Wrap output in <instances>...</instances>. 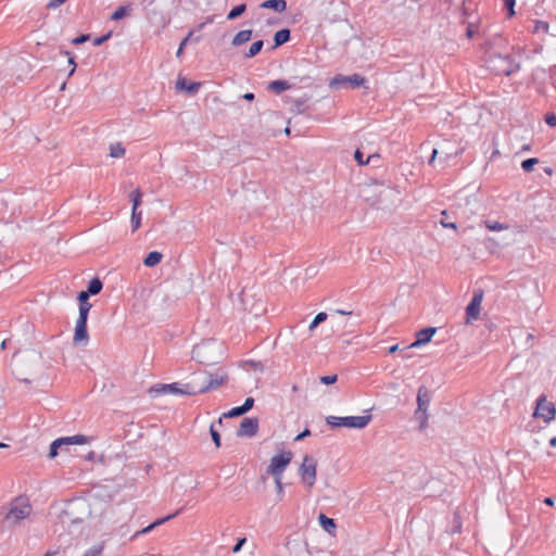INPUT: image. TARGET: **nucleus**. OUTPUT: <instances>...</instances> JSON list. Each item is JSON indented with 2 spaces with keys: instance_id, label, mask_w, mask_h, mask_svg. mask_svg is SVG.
Wrapping results in <instances>:
<instances>
[{
  "instance_id": "f257e3e1",
  "label": "nucleus",
  "mask_w": 556,
  "mask_h": 556,
  "mask_svg": "<svg viewBox=\"0 0 556 556\" xmlns=\"http://www.w3.org/2000/svg\"><path fill=\"white\" fill-rule=\"evenodd\" d=\"M220 356L222 345L212 339L197 344L192 350V358L204 365L218 363Z\"/></svg>"
},
{
  "instance_id": "f03ea898",
  "label": "nucleus",
  "mask_w": 556,
  "mask_h": 556,
  "mask_svg": "<svg viewBox=\"0 0 556 556\" xmlns=\"http://www.w3.org/2000/svg\"><path fill=\"white\" fill-rule=\"evenodd\" d=\"M152 396H159L167 393L177 394V395H195L198 394L197 384L187 382V383H157L150 388L149 390Z\"/></svg>"
},
{
  "instance_id": "7ed1b4c3",
  "label": "nucleus",
  "mask_w": 556,
  "mask_h": 556,
  "mask_svg": "<svg viewBox=\"0 0 556 556\" xmlns=\"http://www.w3.org/2000/svg\"><path fill=\"white\" fill-rule=\"evenodd\" d=\"M488 68L496 75L510 76L519 70V64L509 55L491 54L486 60Z\"/></svg>"
},
{
  "instance_id": "20e7f679",
  "label": "nucleus",
  "mask_w": 556,
  "mask_h": 556,
  "mask_svg": "<svg viewBox=\"0 0 556 556\" xmlns=\"http://www.w3.org/2000/svg\"><path fill=\"white\" fill-rule=\"evenodd\" d=\"M31 513V505L26 497H16L12 501L10 510L4 517V521L14 526L21 520L26 519Z\"/></svg>"
},
{
  "instance_id": "39448f33",
  "label": "nucleus",
  "mask_w": 556,
  "mask_h": 556,
  "mask_svg": "<svg viewBox=\"0 0 556 556\" xmlns=\"http://www.w3.org/2000/svg\"><path fill=\"white\" fill-rule=\"evenodd\" d=\"M431 401V392L425 386L418 389L417 393V409L415 410V418L419 421V430L422 431L428 427V407Z\"/></svg>"
},
{
  "instance_id": "423d86ee",
  "label": "nucleus",
  "mask_w": 556,
  "mask_h": 556,
  "mask_svg": "<svg viewBox=\"0 0 556 556\" xmlns=\"http://www.w3.org/2000/svg\"><path fill=\"white\" fill-rule=\"evenodd\" d=\"M370 420H371V415L348 416V417H337V416L326 417L327 425L332 428L346 427V428L363 429L370 422Z\"/></svg>"
},
{
  "instance_id": "0eeeda50",
  "label": "nucleus",
  "mask_w": 556,
  "mask_h": 556,
  "mask_svg": "<svg viewBox=\"0 0 556 556\" xmlns=\"http://www.w3.org/2000/svg\"><path fill=\"white\" fill-rule=\"evenodd\" d=\"M291 460L292 453L290 451H283L280 454L273 456L266 469V473L273 476L274 478L282 477Z\"/></svg>"
},
{
  "instance_id": "6e6552de",
  "label": "nucleus",
  "mask_w": 556,
  "mask_h": 556,
  "mask_svg": "<svg viewBox=\"0 0 556 556\" xmlns=\"http://www.w3.org/2000/svg\"><path fill=\"white\" fill-rule=\"evenodd\" d=\"M91 440L92 439L90 437H87L84 434H76L73 437L59 438L51 443L50 451H49V457L50 458L56 457L59 454L58 450L62 448L63 445H73V444L81 445V444L90 443Z\"/></svg>"
},
{
  "instance_id": "1a4fd4ad",
  "label": "nucleus",
  "mask_w": 556,
  "mask_h": 556,
  "mask_svg": "<svg viewBox=\"0 0 556 556\" xmlns=\"http://www.w3.org/2000/svg\"><path fill=\"white\" fill-rule=\"evenodd\" d=\"M316 460L312 456L305 455L299 473L302 482L308 488L313 486L316 481Z\"/></svg>"
},
{
  "instance_id": "9d476101",
  "label": "nucleus",
  "mask_w": 556,
  "mask_h": 556,
  "mask_svg": "<svg viewBox=\"0 0 556 556\" xmlns=\"http://www.w3.org/2000/svg\"><path fill=\"white\" fill-rule=\"evenodd\" d=\"M228 381L226 371L218 369L215 372L207 374V381L203 386H197L198 394L205 393L210 390H215Z\"/></svg>"
},
{
  "instance_id": "9b49d317",
  "label": "nucleus",
  "mask_w": 556,
  "mask_h": 556,
  "mask_svg": "<svg viewBox=\"0 0 556 556\" xmlns=\"http://www.w3.org/2000/svg\"><path fill=\"white\" fill-rule=\"evenodd\" d=\"M534 415L544 419V421L548 422L555 418V415H556L555 405L551 402H547L546 397L542 395L536 401V407H535Z\"/></svg>"
},
{
  "instance_id": "f8f14e48",
  "label": "nucleus",
  "mask_w": 556,
  "mask_h": 556,
  "mask_svg": "<svg viewBox=\"0 0 556 556\" xmlns=\"http://www.w3.org/2000/svg\"><path fill=\"white\" fill-rule=\"evenodd\" d=\"M366 79L364 76L359 74H353L351 76H342L338 75L334 78H332L330 86L331 87H339L342 85L350 84L353 88H358L365 84Z\"/></svg>"
},
{
  "instance_id": "ddd939ff",
  "label": "nucleus",
  "mask_w": 556,
  "mask_h": 556,
  "mask_svg": "<svg viewBox=\"0 0 556 556\" xmlns=\"http://www.w3.org/2000/svg\"><path fill=\"white\" fill-rule=\"evenodd\" d=\"M482 302V292L475 293L470 303L466 307V319L467 323L477 320L480 315V306Z\"/></svg>"
},
{
  "instance_id": "4468645a",
  "label": "nucleus",
  "mask_w": 556,
  "mask_h": 556,
  "mask_svg": "<svg viewBox=\"0 0 556 556\" xmlns=\"http://www.w3.org/2000/svg\"><path fill=\"white\" fill-rule=\"evenodd\" d=\"M257 430H258L257 418H244L240 424L237 435L252 438L257 433Z\"/></svg>"
},
{
  "instance_id": "2eb2a0df",
  "label": "nucleus",
  "mask_w": 556,
  "mask_h": 556,
  "mask_svg": "<svg viewBox=\"0 0 556 556\" xmlns=\"http://www.w3.org/2000/svg\"><path fill=\"white\" fill-rule=\"evenodd\" d=\"M435 331H437V329L434 327H427V328L419 330L416 333V340L410 345H408L406 349L416 348V346H420V345L428 343L431 340V338L433 337V334L435 333Z\"/></svg>"
},
{
  "instance_id": "dca6fc26",
  "label": "nucleus",
  "mask_w": 556,
  "mask_h": 556,
  "mask_svg": "<svg viewBox=\"0 0 556 556\" xmlns=\"http://www.w3.org/2000/svg\"><path fill=\"white\" fill-rule=\"evenodd\" d=\"M201 83H189L186 78L180 77L176 83V88L180 90H185L190 94H194L198 92Z\"/></svg>"
},
{
  "instance_id": "f3484780",
  "label": "nucleus",
  "mask_w": 556,
  "mask_h": 556,
  "mask_svg": "<svg viewBox=\"0 0 556 556\" xmlns=\"http://www.w3.org/2000/svg\"><path fill=\"white\" fill-rule=\"evenodd\" d=\"M181 509L177 510L176 513L172 514V515H168L164 518H160L157 520H155L154 522H152L151 525H149L148 527H146L144 529L138 531L134 536L137 538L139 536L140 534H146V533H149L151 530H153L155 527L157 526H161L163 525L164 522L173 519L174 517H176L179 513H180Z\"/></svg>"
},
{
  "instance_id": "a211bd4d",
  "label": "nucleus",
  "mask_w": 556,
  "mask_h": 556,
  "mask_svg": "<svg viewBox=\"0 0 556 556\" xmlns=\"http://www.w3.org/2000/svg\"><path fill=\"white\" fill-rule=\"evenodd\" d=\"M89 341V336L87 331V327H75V332L73 337L74 344H84L86 345Z\"/></svg>"
},
{
  "instance_id": "6ab92c4d",
  "label": "nucleus",
  "mask_w": 556,
  "mask_h": 556,
  "mask_svg": "<svg viewBox=\"0 0 556 556\" xmlns=\"http://www.w3.org/2000/svg\"><path fill=\"white\" fill-rule=\"evenodd\" d=\"M261 8L270 9L281 13L287 9V2L286 0H266L261 3Z\"/></svg>"
},
{
  "instance_id": "aec40b11",
  "label": "nucleus",
  "mask_w": 556,
  "mask_h": 556,
  "mask_svg": "<svg viewBox=\"0 0 556 556\" xmlns=\"http://www.w3.org/2000/svg\"><path fill=\"white\" fill-rule=\"evenodd\" d=\"M290 40V29L283 28L274 35V48H277L279 46H282L283 43L288 42Z\"/></svg>"
},
{
  "instance_id": "412c9836",
  "label": "nucleus",
  "mask_w": 556,
  "mask_h": 556,
  "mask_svg": "<svg viewBox=\"0 0 556 556\" xmlns=\"http://www.w3.org/2000/svg\"><path fill=\"white\" fill-rule=\"evenodd\" d=\"M252 37V30L251 29H244L240 30L232 39L233 46H241L245 42H248Z\"/></svg>"
},
{
  "instance_id": "4be33fe9",
  "label": "nucleus",
  "mask_w": 556,
  "mask_h": 556,
  "mask_svg": "<svg viewBox=\"0 0 556 556\" xmlns=\"http://www.w3.org/2000/svg\"><path fill=\"white\" fill-rule=\"evenodd\" d=\"M163 258V255L162 253L157 252V251H153V252H150L143 260V264L147 266V267H153L155 265H157L159 263H161Z\"/></svg>"
},
{
  "instance_id": "5701e85b",
  "label": "nucleus",
  "mask_w": 556,
  "mask_h": 556,
  "mask_svg": "<svg viewBox=\"0 0 556 556\" xmlns=\"http://www.w3.org/2000/svg\"><path fill=\"white\" fill-rule=\"evenodd\" d=\"M290 88H291V85L287 80H273L268 85V89L276 93H280Z\"/></svg>"
},
{
  "instance_id": "b1692460",
  "label": "nucleus",
  "mask_w": 556,
  "mask_h": 556,
  "mask_svg": "<svg viewBox=\"0 0 556 556\" xmlns=\"http://www.w3.org/2000/svg\"><path fill=\"white\" fill-rule=\"evenodd\" d=\"M307 100H308V98H300V99L292 100L291 111L296 114H303L307 109V106H306Z\"/></svg>"
},
{
  "instance_id": "393cba45",
  "label": "nucleus",
  "mask_w": 556,
  "mask_h": 556,
  "mask_svg": "<svg viewBox=\"0 0 556 556\" xmlns=\"http://www.w3.org/2000/svg\"><path fill=\"white\" fill-rule=\"evenodd\" d=\"M320 526L326 530L327 532L331 533L332 530L336 529V522L333 519L328 518L326 515L320 514L318 517Z\"/></svg>"
},
{
  "instance_id": "a878e982",
  "label": "nucleus",
  "mask_w": 556,
  "mask_h": 556,
  "mask_svg": "<svg viewBox=\"0 0 556 556\" xmlns=\"http://www.w3.org/2000/svg\"><path fill=\"white\" fill-rule=\"evenodd\" d=\"M102 288H103L102 281L99 278H93L90 280V282L88 285L87 292L90 295H96L101 292Z\"/></svg>"
},
{
  "instance_id": "bb28decb",
  "label": "nucleus",
  "mask_w": 556,
  "mask_h": 556,
  "mask_svg": "<svg viewBox=\"0 0 556 556\" xmlns=\"http://www.w3.org/2000/svg\"><path fill=\"white\" fill-rule=\"evenodd\" d=\"M130 11V5L118 7L111 15L112 21H118L125 17Z\"/></svg>"
},
{
  "instance_id": "cd10ccee",
  "label": "nucleus",
  "mask_w": 556,
  "mask_h": 556,
  "mask_svg": "<svg viewBox=\"0 0 556 556\" xmlns=\"http://www.w3.org/2000/svg\"><path fill=\"white\" fill-rule=\"evenodd\" d=\"M379 155L378 154H370L367 156L366 160H364V154L361 150H356L355 153H354V159L355 161L359 164V165H365V164H369L371 160L374 159H378Z\"/></svg>"
},
{
  "instance_id": "c85d7f7f",
  "label": "nucleus",
  "mask_w": 556,
  "mask_h": 556,
  "mask_svg": "<svg viewBox=\"0 0 556 556\" xmlns=\"http://www.w3.org/2000/svg\"><path fill=\"white\" fill-rule=\"evenodd\" d=\"M484 226L491 231L507 230L509 228V226L507 224L493 222V220H485Z\"/></svg>"
},
{
  "instance_id": "c756f323",
  "label": "nucleus",
  "mask_w": 556,
  "mask_h": 556,
  "mask_svg": "<svg viewBox=\"0 0 556 556\" xmlns=\"http://www.w3.org/2000/svg\"><path fill=\"white\" fill-rule=\"evenodd\" d=\"M125 148L119 142L110 146L111 157H122L125 155Z\"/></svg>"
},
{
  "instance_id": "7c9ffc66",
  "label": "nucleus",
  "mask_w": 556,
  "mask_h": 556,
  "mask_svg": "<svg viewBox=\"0 0 556 556\" xmlns=\"http://www.w3.org/2000/svg\"><path fill=\"white\" fill-rule=\"evenodd\" d=\"M264 46V41L263 40H257L255 42H253L249 49V51L245 53V58H254L255 55H257L262 48Z\"/></svg>"
},
{
  "instance_id": "2f4dec72",
  "label": "nucleus",
  "mask_w": 556,
  "mask_h": 556,
  "mask_svg": "<svg viewBox=\"0 0 556 556\" xmlns=\"http://www.w3.org/2000/svg\"><path fill=\"white\" fill-rule=\"evenodd\" d=\"M142 193L139 189H136L130 193V200L132 202V211H137L141 204Z\"/></svg>"
},
{
  "instance_id": "473e14b6",
  "label": "nucleus",
  "mask_w": 556,
  "mask_h": 556,
  "mask_svg": "<svg viewBox=\"0 0 556 556\" xmlns=\"http://www.w3.org/2000/svg\"><path fill=\"white\" fill-rule=\"evenodd\" d=\"M247 7L245 4H239L230 10V12L227 15L228 20H235L239 17L242 13H244Z\"/></svg>"
},
{
  "instance_id": "72a5a7b5",
  "label": "nucleus",
  "mask_w": 556,
  "mask_h": 556,
  "mask_svg": "<svg viewBox=\"0 0 556 556\" xmlns=\"http://www.w3.org/2000/svg\"><path fill=\"white\" fill-rule=\"evenodd\" d=\"M141 211H131L132 231H136L141 225Z\"/></svg>"
},
{
  "instance_id": "f704fd0d",
  "label": "nucleus",
  "mask_w": 556,
  "mask_h": 556,
  "mask_svg": "<svg viewBox=\"0 0 556 556\" xmlns=\"http://www.w3.org/2000/svg\"><path fill=\"white\" fill-rule=\"evenodd\" d=\"M245 413L247 412L242 408V406H237V407L231 408L227 413H224L223 417H225V418H233V417L242 416Z\"/></svg>"
},
{
  "instance_id": "c9c22d12",
  "label": "nucleus",
  "mask_w": 556,
  "mask_h": 556,
  "mask_svg": "<svg viewBox=\"0 0 556 556\" xmlns=\"http://www.w3.org/2000/svg\"><path fill=\"white\" fill-rule=\"evenodd\" d=\"M539 163V159L536 157H531V159H527L525 161H522L521 163V168L529 173L533 169L534 165H536Z\"/></svg>"
},
{
  "instance_id": "e433bc0d",
  "label": "nucleus",
  "mask_w": 556,
  "mask_h": 556,
  "mask_svg": "<svg viewBox=\"0 0 556 556\" xmlns=\"http://www.w3.org/2000/svg\"><path fill=\"white\" fill-rule=\"evenodd\" d=\"M327 319V314L324 312L318 313L313 321L311 323L308 329L313 330L315 329L319 324L324 323Z\"/></svg>"
},
{
  "instance_id": "4c0bfd02",
  "label": "nucleus",
  "mask_w": 556,
  "mask_h": 556,
  "mask_svg": "<svg viewBox=\"0 0 556 556\" xmlns=\"http://www.w3.org/2000/svg\"><path fill=\"white\" fill-rule=\"evenodd\" d=\"M275 479V486H276V493L278 496V501H281L285 492H283V484H282V477L274 478Z\"/></svg>"
},
{
  "instance_id": "58836bf2",
  "label": "nucleus",
  "mask_w": 556,
  "mask_h": 556,
  "mask_svg": "<svg viewBox=\"0 0 556 556\" xmlns=\"http://www.w3.org/2000/svg\"><path fill=\"white\" fill-rule=\"evenodd\" d=\"M547 31H548V24L546 22H543V21H536L535 22V25H534V28H533V33H535V34H540V33L546 34Z\"/></svg>"
},
{
  "instance_id": "ea45409f",
  "label": "nucleus",
  "mask_w": 556,
  "mask_h": 556,
  "mask_svg": "<svg viewBox=\"0 0 556 556\" xmlns=\"http://www.w3.org/2000/svg\"><path fill=\"white\" fill-rule=\"evenodd\" d=\"M191 37H192V31H190V33L187 35V37H185V38L182 39V41L180 42L179 48H178V50H177V52H176V56H177V58H179V56L182 54V51H184V49L186 48V46L188 45V42L190 41Z\"/></svg>"
},
{
  "instance_id": "a19ab883",
  "label": "nucleus",
  "mask_w": 556,
  "mask_h": 556,
  "mask_svg": "<svg viewBox=\"0 0 556 556\" xmlns=\"http://www.w3.org/2000/svg\"><path fill=\"white\" fill-rule=\"evenodd\" d=\"M102 546H92L91 548L86 551L84 556H102Z\"/></svg>"
},
{
  "instance_id": "79ce46f5",
  "label": "nucleus",
  "mask_w": 556,
  "mask_h": 556,
  "mask_svg": "<svg viewBox=\"0 0 556 556\" xmlns=\"http://www.w3.org/2000/svg\"><path fill=\"white\" fill-rule=\"evenodd\" d=\"M210 433H211L212 440L215 443V445L217 447H219L220 446V434L218 433L217 430H215L213 425L210 428Z\"/></svg>"
},
{
  "instance_id": "37998d69",
  "label": "nucleus",
  "mask_w": 556,
  "mask_h": 556,
  "mask_svg": "<svg viewBox=\"0 0 556 556\" xmlns=\"http://www.w3.org/2000/svg\"><path fill=\"white\" fill-rule=\"evenodd\" d=\"M67 0H50L48 3H47V9L49 10H54V9H58L59 7H61L63 3H65Z\"/></svg>"
},
{
  "instance_id": "c03bdc74",
  "label": "nucleus",
  "mask_w": 556,
  "mask_h": 556,
  "mask_svg": "<svg viewBox=\"0 0 556 556\" xmlns=\"http://www.w3.org/2000/svg\"><path fill=\"white\" fill-rule=\"evenodd\" d=\"M446 146H447V141L443 142L440 146V151L445 154L446 159L451 157L452 155H458L460 153L459 151L452 153L451 151H448Z\"/></svg>"
},
{
  "instance_id": "a18cd8bd",
  "label": "nucleus",
  "mask_w": 556,
  "mask_h": 556,
  "mask_svg": "<svg viewBox=\"0 0 556 556\" xmlns=\"http://www.w3.org/2000/svg\"><path fill=\"white\" fill-rule=\"evenodd\" d=\"M337 379H338L337 375L323 376V377H320V382L324 384H332L337 381Z\"/></svg>"
},
{
  "instance_id": "49530a36",
  "label": "nucleus",
  "mask_w": 556,
  "mask_h": 556,
  "mask_svg": "<svg viewBox=\"0 0 556 556\" xmlns=\"http://www.w3.org/2000/svg\"><path fill=\"white\" fill-rule=\"evenodd\" d=\"M504 3L508 11V16H510V17L514 16L515 15V10H514L515 0H504Z\"/></svg>"
},
{
  "instance_id": "de8ad7c7",
  "label": "nucleus",
  "mask_w": 556,
  "mask_h": 556,
  "mask_svg": "<svg viewBox=\"0 0 556 556\" xmlns=\"http://www.w3.org/2000/svg\"><path fill=\"white\" fill-rule=\"evenodd\" d=\"M92 305L89 302L79 303V314L88 315Z\"/></svg>"
},
{
  "instance_id": "09e8293b",
  "label": "nucleus",
  "mask_w": 556,
  "mask_h": 556,
  "mask_svg": "<svg viewBox=\"0 0 556 556\" xmlns=\"http://www.w3.org/2000/svg\"><path fill=\"white\" fill-rule=\"evenodd\" d=\"M88 315L79 314L75 327H87Z\"/></svg>"
},
{
  "instance_id": "8fccbe9b",
  "label": "nucleus",
  "mask_w": 556,
  "mask_h": 556,
  "mask_svg": "<svg viewBox=\"0 0 556 556\" xmlns=\"http://www.w3.org/2000/svg\"><path fill=\"white\" fill-rule=\"evenodd\" d=\"M88 315L79 314L75 327H87Z\"/></svg>"
},
{
  "instance_id": "3c124183",
  "label": "nucleus",
  "mask_w": 556,
  "mask_h": 556,
  "mask_svg": "<svg viewBox=\"0 0 556 556\" xmlns=\"http://www.w3.org/2000/svg\"><path fill=\"white\" fill-rule=\"evenodd\" d=\"M111 37V33H108L101 37H97L93 40V46L98 47L101 46L103 42H105Z\"/></svg>"
},
{
  "instance_id": "603ef678",
  "label": "nucleus",
  "mask_w": 556,
  "mask_h": 556,
  "mask_svg": "<svg viewBox=\"0 0 556 556\" xmlns=\"http://www.w3.org/2000/svg\"><path fill=\"white\" fill-rule=\"evenodd\" d=\"M89 38H90V36H89V35H87V34H85V35H80V36H78V37L74 38V39L72 40V43H73V45H80V43H84V42L88 41V40H89Z\"/></svg>"
},
{
  "instance_id": "864d4df0",
  "label": "nucleus",
  "mask_w": 556,
  "mask_h": 556,
  "mask_svg": "<svg viewBox=\"0 0 556 556\" xmlns=\"http://www.w3.org/2000/svg\"><path fill=\"white\" fill-rule=\"evenodd\" d=\"M253 405H254V399L247 397L244 403L241 406L248 413L250 409H252Z\"/></svg>"
},
{
  "instance_id": "5fc2aeb1",
  "label": "nucleus",
  "mask_w": 556,
  "mask_h": 556,
  "mask_svg": "<svg viewBox=\"0 0 556 556\" xmlns=\"http://www.w3.org/2000/svg\"><path fill=\"white\" fill-rule=\"evenodd\" d=\"M545 123L551 127H556V115L555 114H546Z\"/></svg>"
},
{
  "instance_id": "6e6d98bb",
  "label": "nucleus",
  "mask_w": 556,
  "mask_h": 556,
  "mask_svg": "<svg viewBox=\"0 0 556 556\" xmlns=\"http://www.w3.org/2000/svg\"><path fill=\"white\" fill-rule=\"evenodd\" d=\"M245 542H247L245 538L239 539L238 542L236 543V545L232 547V552L233 553L240 552Z\"/></svg>"
},
{
  "instance_id": "4d7b16f0",
  "label": "nucleus",
  "mask_w": 556,
  "mask_h": 556,
  "mask_svg": "<svg viewBox=\"0 0 556 556\" xmlns=\"http://www.w3.org/2000/svg\"><path fill=\"white\" fill-rule=\"evenodd\" d=\"M90 294L86 291H81L78 293L77 300L79 303L88 302Z\"/></svg>"
},
{
  "instance_id": "13d9d810",
  "label": "nucleus",
  "mask_w": 556,
  "mask_h": 556,
  "mask_svg": "<svg viewBox=\"0 0 556 556\" xmlns=\"http://www.w3.org/2000/svg\"><path fill=\"white\" fill-rule=\"evenodd\" d=\"M311 435V431L309 429H305L303 430L301 433H299L296 437H295V441H301V440H304L305 438L309 437Z\"/></svg>"
},
{
  "instance_id": "bf43d9fd",
  "label": "nucleus",
  "mask_w": 556,
  "mask_h": 556,
  "mask_svg": "<svg viewBox=\"0 0 556 556\" xmlns=\"http://www.w3.org/2000/svg\"><path fill=\"white\" fill-rule=\"evenodd\" d=\"M440 224H441L444 228H452V229H454V230H456V229H457V226H456V224H455V223H453V222H451V223H445V219H444V218L440 220Z\"/></svg>"
},
{
  "instance_id": "052dcab7",
  "label": "nucleus",
  "mask_w": 556,
  "mask_h": 556,
  "mask_svg": "<svg viewBox=\"0 0 556 556\" xmlns=\"http://www.w3.org/2000/svg\"><path fill=\"white\" fill-rule=\"evenodd\" d=\"M68 64L72 65V70L70 71L68 73V76H72L74 73H75V70H76V63L74 61V58H68Z\"/></svg>"
},
{
  "instance_id": "680f3d73",
  "label": "nucleus",
  "mask_w": 556,
  "mask_h": 556,
  "mask_svg": "<svg viewBox=\"0 0 556 556\" xmlns=\"http://www.w3.org/2000/svg\"><path fill=\"white\" fill-rule=\"evenodd\" d=\"M242 98H243L244 100H247V101H253V100H254V98H255V96H254V93H252V92H247V93H244V94L242 96Z\"/></svg>"
},
{
  "instance_id": "e2e57ef3",
  "label": "nucleus",
  "mask_w": 556,
  "mask_h": 556,
  "mask_svg": "<svg viewBox=\"0 0 556 556\" xmlns=\"http://www.w3.org/2000/svg\"><path fill=\"white\" fill-rule=\"evenodd\" d=\"M439 151H440L439 149H433L432 154H431V157H430V160H429V163H430V164L434 161V159L437 157V155H438Z\"/></svg>"
},
{
  "instance_id": "0e129e2a",
  "label": "nucleus",
  "mask_w": 556,
  "mask_h": 556,
  "mask_svg": "<svg viewBox=\"0 0 556 556\" xmlns=\"http://www.w3.org/2000/svg\"><path fill=\"white\" fill-rule=\"evenodd\" d=\"M336 313L339 315H352L351 311H344V309H337Z\"/></svg>"
},
{
  "instance_id": "69168bd1",
  "label": "nucleus",
  "mask_w": 556,
  "mask_h": 556,
  "mask_svg": "<svg viewBox=\"0 0 556 556\" xmlns=\"http://www.w3.org/2000/svg\"><path fill=\"white\" fill-rule=\"evenodd\" d=\"M544 503L548 506H553L554 505V500L552 497H546L544 500Z\"/></svg>"
},
{
  "instance_id": "338daca9",
  "label": "nucleus",
  "mask_w": 556,
  "mask_h": 556,
  "mask_svg": "<svg viewBox=\"0 0 556 556\" xmlns=\"http://www.w3.org/2000/svg\"><path fill=\"white\" fill-rule=\"evenodd\" d=\"M399 350V344L392 345L389 348V353L392 354Z\"/></svg>"
},
{
  "instance_id": "774afa93",
  "label": "nucleus",
  "mask_w": 556,
  "mask_h": 556,
  "mask_svg": "<svg viewBox=\"0 0 556 556\" xmlns=\"http://www.w3.org/2000/svg\"><path fill=\"white\" fill-rule=\"evenodd\" d=\"M549 445L552 447H555L556 446V437H553L551 440H549Z\"/></svg>"
}]
</instances>
